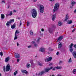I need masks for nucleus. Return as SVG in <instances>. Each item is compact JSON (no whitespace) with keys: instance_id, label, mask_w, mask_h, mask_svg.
Returning <instances> with one entry per match:
<instances>
[{"instance_id":"32","label":"nucleus","mask_w":76,"mask_h":76,"mask_svg":"<svg viewBox=\"0 0 76 76\" xmlns=\"http://www.w3.org/2000/svg\"><path fill=\"white\" fill-rule=\"evenodd\" d=\"M30 33L31 35H33V32H32V31L31 30L30 32Z\"/></svg>"},{"instance_id":"51","label":"nucleus","mask_w":76,"mask_h":76,"mask_svg":"<svg viewBox=\"0 0 76 76\" xmlns=\"http://www.w3.org/2000/svg\"><path fill=\"white\" fill-rule=\"evenodd\" d=\"M58 54H59V52H57L56 53V55H58Z\"/></svg>"},{"instance_id":"25","label":"nucleus","mask_w":76,"mask_h":76,"mask_svg":"<svg viewBox=\"0 0 76 76\" xmlns=\"http://www.w3.org/2000/svg\"><path fill=\"white\" fill-rule=\"evenodd\" d=\"M45 50L43 48H41L40 49V51H41V52H44V50Z\"/></svg>"},{"instance_id":"24","label":"nucleus","mask_w":76,"mask_h":76,"mask_svg":"<svg viewBox=\"0 0 76 76\" xmlns=\"http://www.w3.org/2000/svg\"><path fill=\"white\" fill-rule=\"evenodd\" d=\"M18 39V36H17V35L15 34V37L14 39V40H15V39Z\"/></svg>"},{"instance_id":"50","label":"nucleus","mask_w":76,"mask_h":76,"mask_svg":"<svg viewBox=\"0 0 76 76\" xmlns=\"http://www.w3.org/2000/svg\"><path fill=\"white\" fill-rule=\"evenodd\" d=\"M31 47V46L30 45L28 46V48H29Z\"/></svg>"},{"instance_id":"20","label":"nucleus","mask_w":76,"mask_h":76,"mask_svg":"<svg viewBox=\"0 0 76 76\" xmlns=\"http://www.w3.org/2000/svg\"><path fill=\"white\" fill-rule=\"evenodd\" d=\"M31 43L32 44H34V46L36 47H38V45H37V44L35 43V42H34V41H33L31 42Z\"/></svg>"},{"instance_id":"15","label":"nucleus","mask_w":76,"mask_h":76,"mask_svg":"<svg viewBox=\"0 0 76 76\" xmlns=\"http://www.w3.org/2000/svg\"><path fill=\"white\" fill-rule=\"evenodd\" d=\"M37 64L40 66H42L43 63L39 62H37Z\"/></svg>"},{"instance_id":"10","label":"nucleus","mask_w":76,"mask_h":76,"mask_svg":"<svg viewBox=\"0 0 76 76\" xmlns=\"http://www.w3.org/2000/svg\"><path fill=\"white\" fill-rule=\"evenodd\" d=\"M56 14H55L53 15L52 20L53 21H54V20H55V19H56Z\"/></svg>"},{"instance_id":"61","label":"nucleus","mask_w":76,"mask_h":76,"mask_svg":"<svg viewBox=\"0 0 76 76\" xmlns=\"http://www.w3.org/2000/svg\"><path fill=\"white\" fill-rule=\"evenodd\" d=\"M14 12H16V10H14Z\"/></svg>"},{"instance_id":"31","label":"nucleus","mask_w":76,"mask_h":76,"mask_svg":"<svg viewBox=\"0 0 76 76\" xmlns=\"http://www.w3.org/2000/svg\"><path fill=\"white\" fill-rule=\"evenodd\" d=\"M19 31H18V30H16V31L15 33V34H16V35H17L16 34H19Z\"/></svg>"},{"instance_id":"39","label":"nucleus","mask_w":76,"mask_h":76,"mask_svg":"<svg viewBox=\"0 0 76 76\" xmlns=\"http://www.w3.org/2000/svg\"><path fill=\"white\" fill-rule=\"evenodd\" d=\"M29 22L27 21V26H29Z\"/></svg>"},{"instance_id":"60","label":"nucleus","mask_w":76,"mask_h":76,"mask_svg":"<svg viewBox=\"0 0 76 76\" xmlns=\"http://www.w3.org/2000/svg\"><path fill=\"white\" fill-rule=\"evenodd\" d=\"M74 12H75V13H76V9L74 11Z\"/></svg>"},{"instance_id":"1","label":"nucleus","mask_w":76,"mask_h":76,"mask_svg":"<svg viewBox=\"0 0 76 76\" xmlns=\"http://www.w3.org/2000/svg\"><path fill=\"white\" fill-rule=\"evenodd\" d=\"M31 14L34 18L37 17V12L35 9H33L31 11Z\"/></svg>"},{"instance_id":"13","label":"nucleus","mask_w":76,"mask_h":76,"mask_svg":"<svg viewBox=\"0 0 76 76\" xmlns=\"http://www.w3.org/2000/svg\"><path fill=\"white\" fill-rule=\"evenodd\" d=\"M48 31H49V32L50 33V34H53V30L52 29V28H49L48 29Z\"/></svg>"},{"instance_id":"44","label":"nucleus","mask_w":76,"mask_h":76,"mask_svg":"<svg viewBox=\"0 0 76 76\" xmlns=\"http://www.w3.org/2000/svg\"><path fill=\"white\" fill-rule=\"evenodd\" d=\"M74 48H75V49H76V44H75L74 45Z\"/></svg>"},{"instance_id":"19","label":"nucleus","mask_w":76,"mask_h":76,"mask_svg":"<svg viewBox=\"0 0 76 76\" xmlns=\"http://www.w3.org/2000/svg\"><path fill=\"white\" fill-rule=\"evenodd\" d=\"M63 39V37L61 36H60L58 39V40H59V41H61Z\"/></svg>"},{"instance_id":"45","label":"nucleus","mask_w":76,"mask_h":76,"mask_svg":"<svg viewBox=\"0 0 76 76\" xmlns=\"http://www.w3.org/2000/svg\"><path fill=\"white\" fill-rule=\"evenodd\" d=\"M3 3H5V1H2V4H3Z\"/></svg>"},{"instance_id":"4","label":"nucleus","mask_w":76,"mask_h":76,"mask_svg":"<svg viewBox=\"0 0 76 76\" xmlns=\"http://www.w3.org/2000/svg\"><path fill=\"white\" fill-rule=\"evenodd\" d=\"M14 22V19H12L10 21H8L7 23H6V25L7 26L9 27L10 26V24L12 22Z\"/></svg>"},{"instance_id":"22","label":"nucleus","mask_w":76,"mask_h":76,"mask_svg":"<svg viewBox=\"0 0 76 76\" xmlns=\"http://www.w3.org/2000/svg\"><path fill=\"white\" fill-rule=\"evenodd\" d=\"M12 14H13V13L11 11L10 12V14H7L6 15V17H7V16H9V15H12Z\"/></svg>"},{"instance_id":"62","label":"nucleus","mask_w":76,"mask_h":76,"mask_svg":"<svg viewBox=\"0 0 76 76\" xmlns=\"http://www.w3.org/2000/svg\"><path fill=\"white\" fill-rule=\"evenodd\" d=\"M8 8H9L10 7V6H8Z\"/></svg>"},{"instance_id":"29","label":"nucleus","mask_w":76,"mask_h":76,"mask_svg":"<svg viewBox=\"0 0 76 76\" xmlns=\"http://www.w3.org/2000/svg\"><path fill=\"white\" fill-rule=\"evenodd\" d=\"M62 25V23L61 22H58V25L59 26H61Z\"/></svg>"},{"instance_id":"63","label":"nucleus","mask_w":76,"mask_h":76,"mask_svg":"<svg viewBox=\"0 0 76 76\" xmlns=\"http://www.w3.org/2000/svg\"><path fill=\"white\" fill-rule=\"evenodd\" d=\"M34 1L35 2V1H37V0H34Z\"/></svg>"},{"instance_id":"17","label":"nucleus","mask_w":76,"mask_h":76,"mask_svg":"<svg viewBox=\"0 0 76 76\" xmlns=\"http://www.w3.org/2000/svg\"><path fill=\"white\" fill-rule=\"evenodd\" d=\"M21 72L22 73H25L27 74L28 72H27V71L26 70H21Z\"/></svg>"},{"instance_id":"36","label":"nucleus","mask_w":76,"mask_h":76,"mask_svg":"<svg viewBox=\"0 0 76 76\" xmlns=\"http://www.w3.org/2000/svg\"><path fill=\"white\" fill-rule=\"evenodd\" d=\"M22 25V20H20V26H21Z\"/></svg>"},{"instance_id":"6","label":"nucleus","mask_w":76,"mask_h":76,"mask_svg":"<svg viewBox=\"0 0 76 76\" xmlns=\"http://www.w3.org/2000/svg\"><path fill=\"white\" fill-rule=\"evenodd\" d=\"M73 46V43H71L69 46V50L71 52V53H72L73 52V48H72Z\"/></svg>"},{"instance_id":"30","label":"nucleus","mask_w":76,"mask_h":76,"mask_svg":"<svg viewBox=\"0 0 76 76\" xmlns=\"http://www.w3.org/2000/svg\"><path fill=\"white\" fill-rule=\"evenodd\" d=\"M71 4H72V5H74V4H76V2L73 1L72 2H71Z\"/></svg>"},{"instance_id":"53","label":"nucleus","mask_w":76,"mask_h":76,"mask_svg":"<svg viewBox=\"0 0 76 76\" xmlns=\"http://www.w3.org/2000/svg\"><path fill=\"white\" fill-rule=\"evenodd\" d=\"M4 70L5 72V66H4Z\"/></svg>"},{"instance_id":"28","label":"nucleus","mask_w":76,"mask_h":76,"mask_svg":"<svg viewBox=\"0 0 76 76\" xmlns=\"http://www.w3.org/2000/svg\"><path fill=\"white\" fill-rule=\"evenodd\" d=\"M56 69H57V70H58V69H61V67L57 66L56 67Z\"/></svg>"},{"instance_id":"11","label":"nucleus","mask_w":76,"mask_h":76,"mask_svg":"<svg viewBox=\"0 0 76 76\" xmlns=\"http://www.w3.org/2000/svg\"><path fill=\"white\" fill-rule=\"evenodd\" d=\"M15 57L16 58H18L20 57V55L18 53L15 54Z\"/></svg>"},{"instance_id":"58","label":"nucleus","mask_w":76,"mask_h":76,"mask_svg":"<svg viewBox=\"0 0 76 76\" xmlns=\"http://www.w3.org/2000/svg\"><path fill=\"white\" fill-rule=\"evenodd\" d=\"M50 1H54L55 0H49Z\"/></svg>"},{"instance_id":"18","label":"nucleus","mask_w":76,"mask_h":76,"mask_svg":"<svg viewBox=\"0 0 76 76\" xmlns=\"http://www.w3.org/2000/svg\"><path fill=\"white\" fill-rule=\"evenodd\" d=\"M67 24H71L72 23V20H69L68 21H67Z\"/></svg>"},{"instance_id":"23","label":"nucleus","mask_w":76,"mask_h":76,"mask_svg":"<svg viewBox=\"0 0 76 76\" xmlns=\"http://www.w3.org/2000/svg\"><path fill=\"white\" fill-rule=\"evenodd\" d=\"M11 27L12 29H14V28H15V24H13L12 26H11Z\"/></svg>"},{"instance_id":"41","label":"nucleus","mask_w":76,"mask_h":76,"mask_svg":"<svg viewBox=\"0 0 76 76\" xmlns=\"http://www.w3.org/2000/svg\"><path fill=\"white\" fill-rule=\"evenodd\" d=\"M53 28H56V26L55 25H53L52 26Z\"/></svg>"},{"instance_id":"55","label":"nucleus","mask_w":76,"mask_h":76,"mask_svg":"<svg viewBox=\"0 0 76 76\" xmlns=\"http://www.w3.org/2000/svg\"><path fill=\"white\" fill-rule=\"evenodd\" d=\"M17 46H19V43H18V42L17 43Z\"/></svg>"},{"instance_id":"26","label":"nucleus","mask_w":76,"mask_h":76,"mask_svg":"<svg viewBox=\"0 0 76 76\" xmlns=\"http://www.w3.org/2000/svg\"><path fill=\"white\" fill-rule=\"evenodd\" d=\"M49 70L48 68L45 69V72H48Z\"/></svg>"},{"instance_id":"16","label":"nucleus","mask_w":76,"mask_h":76,"mask_svg":"<svg viewBox=\"0 0 76 76\" xmlns=\"http://www.w3.org/2000/svg\"><path fill=\"white\" fill-rule=\"evenodd\" d=\"M4 15L3 14H2L1 15V20H3L4 18Z\"/></svg>"},{"instance_id":"49","label":"nucleus","mask_w":76,"mask_h":76,"mask_svg":"<svg viewBox=\"0 0 76 76\" xmlns=\"http://www.w3.org/2000/svg\"><path fill=\"white\" fill-rule=\"evenodd\" d=\"M56 67L53 68V70H56Z\"/></svg>"},{"instance_id":"57","label":"nucleus","mask_w":76,"mask_h":76,"mask_svg":"<svg viewBox=\"0 0 76 76\" xmlns=\"http://www.w3.org/2000/svg\"><path fill=\"white\" fill-rule=\"evenodd\" d=\"M75 32V30L73 29L72 31V32Z\"/></svg>"},{"instance_id":"33","label":"nucleus","mask_w":76,"mask_h":76,"mask_svg":"<svg viewBox=\"0 0 76 76\" xmlns=\"http://www.w3.org/2000/svg\"><path fill=\"white\" fill-rule=\"evenodd\" d=\"M17 73H18V72H17V71H16L14 73V76H16V74H17Z\"/></svg>"},{"instance_id":"64","label":"nucleus","mask_w":76,"mask_h":76,"mask_svg":"<svg viewBox=\"0 0 76 76\" xmlns=\"http://www.w3.org/2000/svg\"><path fill=\"white\" fill-rule=\"evenodd\" d=\"M38 75V74H37V73H36V76H37V75Z\"/></svg>"},{"instance_id":"56","label":"nucleus","mask_w":76,"mask_h":76,"mask_svg":"<svg viewBox=\"0 0 76 76\" xmlns=\"http://www.w3.org/2000/svg\"><path fill=\"white\" fill-rule=\"evenodd\" d=\"M74 27H75V26H74V25H73V26H71V28H74Z\"/></svg>"},{"instance_id":"14","label":"nucleus","mask_w":76,"mask_h":76,"mask_svg":"<svg viewBox=\"0 0 76 76\" xmlns=\"http://www.w3.org/2000/svg\"><path fill=\"white\" fill-rule=\"evenodd\" d=\"M45 73V72L42 71L41 72H40L38 74V76H42V75Z\"/></svg>"},{"instance_id":"21","label":"nucleus","mask_w":76,"mask_h":76,"mask_svg":"<svg viewBox=\"0 0 76 76\" xmlns=\"http://www.w3.org/2000/svg\"><path fill=\"white\" fill-rule=\"evenodd\" d=\"M61 47H62V44L59 42L58 43V48H61Z\"/></svg>"},{"instance_id":"37","label":"nucleus","mask_w":76,"mask_h":76,"mask_svg":"<svg viewBox=\"0 0 76 76\" xmlns=\"http://www.w3.org/2000/svg\"><path fill=\"white\" fill-rule=\"evenodd\" d=\"M49 51H53V50H54L51 49V47H50L49 48Z\"/></svg>"},{"instance_id":"7","label":"nucleus","mask_w":76,"mask_h":76,"mask_svg":"<svg viewBox=\"0 0 76 76\" xmlns=\"http://www.w3.org/2000/svg\"><path fill=\"white\" fill-rule=\"evenodd\" d=\"M10 65L9 64H8L7 65L6 67V72H8L10 70Z\"/></svg>"},{"instance_id":"52","label":"nucleus","mask_w":76,"mask_h":76,"mask_svg":"<svg viewBox=\"0 0 76 76\" xmlns=\"http://www.w3.org/2000/svg\"><path fill=\"white\" fill-rule=\"evenodd\" d=\"M41 31H42V32H44V30L43 28H42L41 29Z\"/></svg>"},{"instance_id":"27","label":"nucleus","mask_w":76,"mask_h":76,"mask_svg":"<svg viewBox=\"0 0 76 76\" xmlns=\"http://www.w3.org/2000/svg\"><path fill=\"white\" fill-rule=\"evenodd\" d=\"M26 67L27 68H29L31 67V65L29 64H28L26 65Z\"/></svg>"},{"instance_id":"43","label":"nucleus","mask_w":76,"mask_h":76,"mask_svg":"<svg viewBox=\"0 0 76 76\" xmlns=\"http://www.w3.org/2000/svg\"><path fill=\"white\" fill-rule=\"evenodd\" d=\"M74 5H72V6H71L70 7V8H71V9H72V8H73V6H74Z\"/></svg>"},{"instance_id":"12","label":"nucleus","mask_w":76,"mask_h":76,"mask_svg":"<svg viewBox=\"0 0 76 76\" xmlns=\"http://www.w3.org/2000/svg\"><path fill=\"white\" fill-rule=\"evenodd\" d=\"M72 55L74 56V58H76V51H74L72 53Z\"/></svg>"},{"instance_id":"47","label":"nucleus","mask_w":76,"mask_h":76,"mask_svg":"<svg viewBox=\"0 0 76 76\" xmlns=\"http://www.w3.org/2000/svg\"><path fill=\"white\" fill-rule=\"evenodd\" d=\"M53 69V67H51L50 68H49V70H51V69Z\"/></svg>"},{"instance_id":"40","label":"nucleus","mask_w":76,"mask_h":76,"mask_svg":"<svg viewBox=\"0 0 76 76\" xmlns=\"http://www.w3.org/2000/svg\"><path fill=\"white\" fill-rule=\"evenodd\" d=\"M68 62H70V63H71L72 62V59H71V58H70V59L69 60Z\"/></svg>"},{"instance_id":"34","label":"nucleus","mask_w":76,"mask_h":76,"mask_svg":"<svg viewBox=\"0 0 76 76\" xmlns=\"http://www.w3.org/2000/svg\"><path fill=\"white\" fill-rule=\"evenodd\" d=\"M76 72V70L75 69H74L73 71V72L74 73V74H75L76 73L75 72Z\"/></svg>"},{"instance_id":"3","label":"nucleus","mask_w":76,"mask_h":76,"mask_svg":"<svg viewBox=\"0 0 76 76\" xmlns=\"http://www.w3.org/2000/svg\"><path fill=\"white\" fill-rule=\"evenodd\" d=\"M39 10L40 12V13H42L44 12V6L42 5L39 6Z\"/></svg>"},{"instance_id":"59","label":"nucleus","mask_w":76,"mask_h":76,"mask_svg":"<svg viewBox=\"0 0 76 76\" xmlns=\"http://www.w3.org/2000/svg\"><path fill=\"white\" fill-rule=\"evenodd\" d=\"M17 19H20V18L19 17H18L17 18Z\"/></svg>"},{"instance_id":"5","label":"nucleus","mask_w":76,"mask_h":76,"mask_svg":"<svg viewBox=\"0 0 76 76\" xmlns=\"http://www.w3.org/2000/svg\"><path fill=\"white\" fill-rule=\"evenodd\" d=\"M52 60V57H49L48 58H45V62H49L51 61Z\"/></svg>"},{"instance_id":"42","label":"nucleus","mask_w":76,"mask_h":76,"mask_svg":"<svg viewBox=\"0 0 76 76\" xmlns=\"http://www.w3.org/2000/svg\"><path fill=\"white\" fill-rule=\"evenodd\" d=\"M62 63H63V61H60L59 62V64H61Z\"/></svg>"},{"instance_id":"48","label":"nucleus","mask_w":76,"mask_h":76,"mask_svg":"<svg viewBox=\"0 0 76 76\" xmlns=\"http://www.w3.org/2000/svg\"><path fill=\"white\" fill-rule=\"evenodd\" d=\"M19 61V59H18L17 61V63H18Z\"/></svg>"},{"instance_id":"54","label":"nucleus","mask_w":76,"mask_h":76,"mask_svg":"<svg viewBox=\"0 0 76 76\" xmlns=\"http://www.w3.org/2000/svg\"><path fill=\"white\" fill-rule=\"evenodd\" d=\"M53 65V64L52 63H50V64L49 65V66H51V65Z\"/></svg>"},{"instance_id":"46","label":"nucleus","mask_w":76,"mask_h":76,"mask_svg":"<svg viewBox=\"0 0 76 76\" xmlns=\"http://www.w3.org/2000/svg\"><path fill=\"white\" fill-rule=\"evenodd\" d=\"M31 65H32L34 64V63H33V62L32 61H31Z\"/></svg>"},{"instance_id":"2","label":"nucleus","mask_w":76,"mask_h":76,"mask_svg":"<svg viewBox=\"0 0 76 76\" xmlns=\"http://www.w3.org/2000/svg\"><path fill=\"white\" fill-rule=\"evenodd\" d=\"M59 7V4H58V3H56L54 6V8L53 11V13H54L55 12H56L57 10H58Z\"/></svg>"},{"instance_id":"35","label":"nucleus","mask_w":76,"mask_h":76,"mask_svg":"<svg viewBox=\"0 0 76 76\" xmlns=\"http://www.w3.org/2000/svg\"><path fill=\"white\" fill-rule=\"evenodd\" d=\"M39 39H41V38L39 37L37 40V42H39Z\"/></svg>"},{"instance_id":"9","label":"nucleus","mask_w":76,"mask_h":76,"mask_svg":"<svg viewBox=\"0 0 76 76\" xmlns=\"http://www.w3.org/2000/svg\"><path fill=\"white\" fill-rule=\"evenodd\" d=\"M69 19V16L68 14H67L66 15L65 19L64 20V21H65V22H67Z\"/></svg>"},{"instance_id":"38","label":"nucleus","mask_w":76,"mask_h":76,"mask_svg":"<svg viewBox=\"0 0 76 76\" xmlns=\"http://www.w3.org/2000/svg\"><path fill=\"white\" fill-rule=\"evenodd\" d=\"M0 54L1 56H3V52H0Z\"/></svg>"},{"instance_id":"8","label":"nucleus","mask_w":76,"mask_h":76,"mask_svg":"<svg viewBox=\"0 0 76 76\" xmlns=\"http://www.w3.org/2000/svg\"><path fill=\"white\" fill-rule=\"evenodd\" d=\"M9 60H10V58L9 56H8L7 58H6L5 59V61L6 63H7Z\"/></svg>"}]
</instances>
